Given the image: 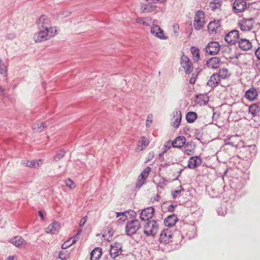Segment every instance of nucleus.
Here are the masks:
<instances>
[{
  "instance_id": "obj_1",
  "label": "nucleus",
  "mask_w": 260,
  "mask_h": 260,
  "mask_svg": "<svg viewBox=\"0 0 260 260\" xmlns=\"http://www.w3.org/2000/svg\"><path fill=\"white\" fill-rule=\"evenodd\" d=\"M40 30L34 36V40L36 43H40L49 40L57 35L56 28L51 29H39Z\"/></svg>"
},
{
  "instance_id": "obj_2",
  "label": "nucleus",
  "mask_w": 260,
  "mask_h": 260,
  "mask_svg": "<svg viewBox=\"0 0 260 260\" xmlns=\"http://www.w3.org/2000/svg\"><path fill=\"white\" fill-rule=\"evenodd\" d=\"M158 230V223L155 220L147 221L144 225L143 233L146 236L154 237Z\"/></svg>"
},
{
  "instance_id": "obj_3",
  "label": "nucleus",
  "mask_w": 260,
  "mask_h": 260,
  "mask_svg": "<svg viewBox=\"0 0 260 260\" xmlns=\"http://www.w3.org/2000/svg\"><path fill=\"white\" fill-rule=\"evenodd\" d=\"M146 3L141 4V9L143 13H151L155 11L157 8V3H162L165 0H145Z\"/></svg>"
},
{
  "instance_id": "obj_4",
  "label": "nucleus",
  "mask_w": 260,
  "mask_h": 260,
  "mask_svg": "<svg viewBox=\"0 0 260 260\" xmlns=\"http://www.w3.org/2000/svg\"><path fill=\"white\" fill-rule=\"evenodd\" d=\"M141 228L139 221L137 219H132L127 221L125 225V234L127 236H132Z\"/></svg>"
},
{
  "instance_id": "obj_5",
  "label": "nucleus",
  "mask_w": 260,
  "mask_h": 260,
  "mask_svg": "<svg viewBox=\"0 0 260 260\" xmlns=\"http://www.w3.org/2000/svg\"><path fill=\"white\" fill-rule=\"evenodd\" d=\"M254 20L253 18H243L238 22V25L240 29L243 31H249L253 27Z\"/></svg>"
},
{
  "instance_id": "obj_6",
  "label": "nucleus",
  "mask_w": 260,
  "mask_h": 260,
  "mask_svg": "<svg viewBox=\"0 0 260 260\" xmlns=\"http://www.w3.org/2000/svg\"><path fill=\"white\" fill-rule=\"evenodd\" d=\"M242 36L238 30L234 29L226 34L224 37V40L230 45H234L237 42V40L240 38Z\"/></svg>"
},
{
  "instance_id": "obj_7",
  "label": "nucleus",
  "mask_w": 260,
  "mask_h": 260,
  "mask_svg": "<svg viewBox=\"0 0 260 260\" xmlns=\"http://www.w3.org/2000/svg\"><path fill=\"white\" fill-rule=\"evenodd\" d=\"M36 23L39 29H45L47 30V29L56 28V27L51 26L50 19L45 15H42L37 21Z\"/></svg>"
},
{
  "instance_id": "obj_8",
  "label": "nucleus",
  "mask_w": 260,
  "mask_h": 260,
  "mask_svg": "<svg viewBox=\"0 0 260 260\" xmlns=\"http://www.w3.org/2000/svg\"><path fill=\"white\" fill-rule=\"evenodd\" d=\"M220 45L218 42H210L205 47V51L210 55H216L219 51Z\"/></svg>"
},
{
  "instance_id": "obj_9",
  "label": "nucleus",
  "mask_w": 260,
  "mask_h": 260,
  "mask_svg": "<svg viewBox=\"0 0 260 260\" xmlns=\"http://www.w3.org/2000/svg\"><path fill=\"white\" fill-rule=\"evenodd\" d=\"M180 63L186 74H190L192 72L193 69L192 63L187 56L183 55L181 56Z\"/></svg>"
},
{
  "instance_id": "obj_10",
  "label": "nucleus",
  "mask_w": 260,
  "mask_h": 260,
  "mask_svg": "<svg viewBox=\"0 0 260 260\" xmlns=\"http://www.w3.org/2000/svg\"><path fill=\"white\" fill-rule=\"evenodd\" d=\"M155 209L152 206L144 209L140 213V218L143 221L150 220L154 216Z\"/></svg>"
},
{
  "instance_id": "obj_11",
  "label": "nucleus",
  "mask_w": 260,
  "mask_h": 260,
  "mask_svg": "<svg viewBox=\"0 0 260 260\" xmlns=\"http://www.w3.org/2000/svg\"><path fill=\"white\" fill-rule=\"evenodd\" d=\"M246 7L247 3L245 0H235L233 4V11L236 14L244 11Z\"/></svg>"
},
{
  "instance_id": "obj_12",
  "label": "nucleus",
  "mask_w": 260,
  "mask_h": 260,
  "mask_svg": "<svg viewBox=\"0 0 260 260\" xmlns=\"http://www.w3.org/2000/svg\"><path fill=\"white\" fill-rule=\"evenodd\" d=\"M122 245L120 243L115 242L110 247L109 250L110 255L111 258H115L122 252Z\"/></svg>"
},
{
  "instance_id": "obj_13",
  "label": "nucleus",
  "mask_w": 260,
  "mask_h": 260,
  "mask_svg": "<svg viewBox=\"0 0 260 260\" xmlns=\"http://www.w3.org/2000/svg\"><path fill=\"white\" fill-rule=\"evenodd\" d=\"M171 232L168 229L163 230L159 237V242L161 243L167 244L173 241V237Z\"/></svg>"
},
{
  "instance_id": "obj_14",
  "label": "nucleus",
  "mask_w": 260,
  "mask_h": 260,
  "mask_svg": "<svg viewBox=\"0 0 260 260\" xmlns=\"http://www.w3.org/2000/svg\"><path fill=\"white\" fill-rule=\"evenodd\" d=\"M220 84V79L217 73H213L207 83V85L210 87L212 89Z\"/></svg>"
},
{
  "instance_id": "obj_15",
  "label": "nucleus",
  "mask_w": 260,
  "mask_h": 260,
  "mask_svg": "<svg viewBox=\"0 0 260 260\" xmlns=\"http://www.w3.org/2000/svg\"><path fill=\"white\" fill-rule=\"evenodd\" d=\"M221 63V60L219 57H213L206 61V66L207 68L212 69H217L219 67Z\"/></svg>"
},
{
  "instance_id": "obj_16",
  "label": "nucleus",
  "mask_w": 260,
  "mask_h": 260,
  "mask_svg": "<svg viewBox=\"0 0 260 260\" xmlns=\"http://www.w3.org/2000/svg\"><path fill=\"white\" fill-rule=\"evenodd\" d=\"M151 33L161 40H166L168 37L164 35V31L157 25H153L151 28Z\"/></svg>"
},
{
  "instance_id": "obj_17",
  "label": "nucleus",
  "mask_w": 260,
  "mask_h": 260,
  "mask_svg": "<svg viewBox=\"0 0 260 260\" xmlns=\"http://www.w3.org/2000/svg\"><path fill=\"white\" fill-rule=\"evenodd\" d=\"M208 29L210 34H216L218 30H220L221 24L219 20H214L208 25Z\"/></svg>"
},
{
  "instance_id": "obj_18",
  "label": "nucleus",
  "mask_w": 260,
  "mask_h": 260,
  "mask_svg": "<svg viewBox=\"0 0 260 260\" xmlns=\"http://www.w3.org/2000/svg\"><path fill=\"white\" fill-rule=\"evenodd\" d=\"M202 164V158L198 156L191 157L188 161L187 167L190 169H194Z\"/></svg>"
},
{
  "instance_id": "obj_19",
  "label": "nucleus",
  "mask_w": 260,
  "mask_h": 260,
  "mask_svg": "<svg viewBox=\"0 0 260 260\" xmlns=\"http://www.w3.org/2000/svg\"><path fill=\"white\" fill-rule=\"evenodd\" d=\"M238 47L242 50L248 51L251 49L252 45L249 40L240 37L238 41Z\"/></svg>"
},
{
  "instance_id": "obj_20",
  "label": "nucleus",
  "mask_w": 260,
  "mask_h": 260,
  "mask_svg": "<svg viewBox=\"0 0 260 260\" xmlns=\"http://www.w3.org/2000/svg\"><path fill=\"white\" fill-rule=\"evenodd\" d=\"M178 221V218L177 216L173 214L167 216L164 219V222L166 226L170 228L174 226Z\"/></svg>"
},
{
  "instance_id": "obj_21",
  "label": "nucleus",
  "mask_w": 260,
  "mask_h": 260,
  "mask_svg": "<svg viewBox=\"0 0 260 260\" xmlns=\"http://www.w3.org/2000/svg\"><path fill=\"white\" fill-rule=\"evenodd\" d=\"M186 142V138L182 136L177 137L171 142V146L174 148H181Z\"/></svg>"
},
{
  "instance_id": "obj_22",
  "label": "nucleus",
  "mask_w": 260,
  "mask_h": 260,
  "mask_svg": "<svg viewBox=\"0 0 260 260\" xmlns=\"http://www.w3.org/2000/svg\"><path fill=\"white\" fill-rule=\"evenodd\" d=\"M184 146V153L187 155H191L193 154L196 145L192 141H188L186 143L185 142V144Z\"/></svg>"
},
{
  "instance_id": "obj_23",
  "label": "nucleus",
  "mask_w": 260,
  "mask_h": 260,
  "mask_svg": "<svg viewBox=\"0 0 260 260\" xmlns=\"http://www.w3.org/2000/svg\"><path fill=\"white\" fill-rule=\"evenodd\" d=\"M59 227V222L54 221L46 229V232L48 234H55L58 232Z\"/></svg>"
},
{
  "instance_id": "obj_24",
  "label": "nucleus",
  "mask_w": 260,
  "mask_h": 260,
  "mask_svg": "<svg viewBox=\"0 0 260 260\" xmlns=\"http://www.w3.org/2000/svg\"><path fill=\"white\" fill-rule=\"evenodd\" d=\"M194 102L200 105H206L209 102V97L204 94H196Z\"/></svg>"
},
{
  "instance_id": "obj_25",
  "label": "nucleus",
  "mask_w": 260,
  "mask_h": 260,
  "mask_svg": "<svg viewBox=\"0 0 260 260\" xmlns=\"http://www.w3.org/2000/svg\"><path fill=\"white\" fill-rule=\"evenodd\" d=\"M102 254V249L100 247L94 248L90 252V260H99Z\"/></svg>"
},
{
  "instance_id": "obj_26",
  "label": "nucleus",
  "mask_w": 260,
  "mask_h": 260,
  "mask_svg": "<svg viewBox=\"0 0 260 260\" xmlns=\"http://www.w3.org/2000/svg\"><path fill=\"white\" fill-rule=\"evenodd\" d=\"M174 117H176L174 121L172 122V126L176 128L179 127L181 121V113L179 110L175 111L173 112Z\"/></svg>"
},
{
  "instance_id": "obj_27",
  "label": "nucleus",
  "mask_w": 260,
  "mask_h": 260,
  "mask_svg": "<svg viewBox=\"0 0 260 260\" xmlns=\"http://www.w3.org/2000/svg\"><path fill=\"white\" fill-rule=\"evenodd\" d=\"M257 96V90L254 87L250 88L245 92V97L251 101L254 100Z\"/></svg>"
},
{
  "instance_id": "obj_28",
  "label": "nucleus",
  "mask_w": 260,
  "mask_h": 260,
  "mask_svg": "<svg viewBox=\"0 0 260 260\" xmlns=\"http://www.w3.org/2000/svg\"><path fill=\"white\" fill-rule=\"evenodd\" d=\"M248 112L253 117L256 116L260 112V105L259 104H253L249 106Z\"/></svg>"
},
{
  "instance_id": "obj_29",
  "label": "nucleus",
  "mask_w": 260,
  "mask_h": 260,
  "mask_svg": "<svg viewBox=\"0 0 260 260\" xmlns=\"http://www.w3.org/2000/svg\"><path fill=\"white\" fill-rule=\"evenodd\" d=\"M197 118V114L194 112H188L186 114V120L188 123H192Z\"/></svg>"
},
{
  "instance_id": "obj_30",
  "label": "nucleus",
  "mask_w": 260,
  "mask_h": 260,
  "mask_svg": "<svg viewBox=\"0 0 260 260\" xmlns=\"http://www.w3.org/2000/svg\"><path fill=\"white\" fill-rule=\"evenodd\" d=\"M16 247H19L25 242L24 240L20 236H16L12 239L10 241Z\"/></svg>"
},
{
  "instance_id": "obj_31",
  "label": "nucleus",
  "mask_w": 260,
  "mask_h": 260,
  "mask_svg": "<svg viewBox=\"0 0 260 260\" xmlns=\"http://www.w3.org/2000/svg\"><path fill=\"white\" fill-rule=\"evenodd\" d=\"M218 76L220 79L221 78L222 79H225L230 76V74L229 73L228 69L222 68L219 70Z\"/></svg>"
},
{
  "instance_id": "obj_32",
  "label": "nucleus",
  "mask_w": 260,
  "mask_h": 260,
  "mask_svg": "<svg viewBox=\"0 0 260 260\" xmlns=\"http://www.w3.org/2000/svg\"><path fill=\"white\" fill-rule=\"evenodd\" d=\"M47 127L46 122H41L37 124H35L33 125L32 128L34 131L40 133L43 132L44 129Z\"/></svg>"
},
{
  "instance_id": "obj_33",
  "label": "nucleus",
  "mask_w": 260,
  "mask_h": 260,
  "mask_svg": "<svg viewBox=\"0 0 260 260\" xmlns=\"http://www.w3.org/2000/svg\"><path fill=\"white\" fill-rule=\"evenodd\" d=\"M191 52L194 60L198 61L200 59V51L198 48L194 46L191 47Z\"/></svg>"
},
{
  "instance_id": "obj_34",
  "label": "nucleus",
  "mask_w": 260,
  "mask_h": 260,
  "mask_svg": "<svg viewBox=\"0 0 260 260\" xmlns=\"http://www.w3.org/2000/svg\"><path fill=\"white\" fill-rule=\"evenodd\" d=\"M205 24V20H198V21H196V20H193V26H194V29L196 30H200L201 29H202L204 25Z\"/></svg>"
},
{
  "instance_id": "obj_35",
  "label": "nucleus",
  "mask_w": 260,
  "mask_h": 260,
  "mask_svg": "<svg viewBox=\"0 0 260 260\" xmlns=\"http://www.w3.org/2000/svg\"><path fill=\"white\" fill-rule=\"evenodd\" d=\"M205 20V13L202 10H198L196 12L194 16V20L196 21L198 20Z\"/></svg>"
},
{
  "instance_id": "obj_36",
  "label": "nucleus",
  "mask_w": 260,
  "mask_h": 260,
  "mask_svg": "<svg viewBox=\"0 0 260 260\" xmlns=\"http://www.w3.org/2000/svg\"><path fill=\"white\" fill-rule=\"evenodd\" d=\"M222 0H213L212 2L210 3L211 6V9L212 10H215L217 9L220 8L221 6Z\"/></svg>"
},
{
  "instance_id": "obj_37",
  "label": "nucleus",
  "mask_w": 260,
  "mask_h": 260,
  "mask_svg": "<svg viewBox=\"0 0 260 260\" xmlns=\"http://www.w3.org/2000/svg\"><path fill=\"white\" fill-rule=\"evenodd\" d=\"M23 164L28 167L37 168L39 166V164L36 161L32 160L31 161H25L23 162Z\"/></svg>"
},
{
  "instance_id": "obj_38",
  "label": "nucleus",
  "mask_w": 260,
  "mask_h": 260,
  "mask_svg": "<svg viewBox=\"0 0 260 260\" xmlns=\"http://www.w3.org/2000/svg\"><path fill=\"white\" fill-rule=\"evenodd\" d=\"M184 191V189L182 186H180V189L172 191L171 195L174 199H175L178 197L181 196L182 192Z\"/></svg>"
},
{
  "instance_id": "obj_39",
  "label": "nucleus",
  "mask_w": 260,
  "mask_h": 260,
  "mask_svg": "<svg viewBox=\"0 0 260 260\" xmlns=\"http://www.w3.org/2000/svg\"><path fill=\"white\" fill-rule=\"evenodd\" d=\"M0 74L4 76H7V69L3 61L0 59Z\"/></svg>"
},
{
  "instance_id": "obj_40",
  "label": "nucleus",
  "mask_w": 260,
  "mask_h": 260,
  "mask_svg": "<svg viewBox=\"0 0 260 260\" xmlns=\"http://www.w3.org/2000/svg\"><path fill=\"white\" fill-rule=\"evenodd\" d=\"M146 180L144 177H143V175H139L137 181L136 183V187L140 188L141 187L144 183V181Z\"/></svg>"
},
{
  "instance_id": "obj_41",
  "label": "nucleus",
  "mask_w": 260,
  "mask_h": 260,
  "mask_svg": "<svg viewBox=\"0 0 260 260\" xmlns=\"http://www.w3.org/2000/svg\"><path fill=\"white\" fill-rule=\"evenodd\" d=\"M66 153V152L63 150H60L54 156V160L55 161H57L62 158Z\"/></svg>"
},
{
  "instance_id": "obj_42",
  "label": "nucleus",
  "mask_w": 260,
  "mask_h": 260,
  "mask_svg": "<svg viewBox=\"0 0 260 260\" xmlns=\"http://www.w3.org/2000/svg\"><path fill=\"white\" fill-rule=\"evenodd\" d=\"M168 181L164 178L162 177L159 179L157 184V188H164L165 186L168 184Z\"/></svg>"
},
{
  "instance_id": "obj_43",
  "label": "nucleus",
  "mask_w": 260,
  "mask_h": 260,
  "mask_svg": "<svg viewBox=\"0 0 260 260\" xmlns=\"http://www.w3.org/2000/svg\"><path fill=\"white\" fill-rule=\"evenodd\" d=\"M141 139L142 148L140 149V150H143V148L146 147L149 145V141L145 137H142Z\"/></svg>"
},
{
  "instance_id": "obj_44",
  "label": "nucleus",
  "mask_w": 260,
  "mask_h": 260,
  "mask_svg": "<svg viewBox=\"0 0 260 260\" xmlns=\"http://www.w3.org/2000/svg\"><path fill=\"white\" fill-rule=\"evenodd\" d=\"M127 212V211L124 212H115L116 214V217H118L120 216H122V217L119 218V220H122V221H125L127 219V216L126 215V213Z\"/></svg>"
},
{
  "instance_id": "obj_45",
  "label": "nucleus",
  "mask_w": 260,
  "mask_h": 260,
  "mask_svg": "<svg viewBox=\"0 0 260 260\" xmlns=\"http://www.w3.org/2000/svg\"><path fill=\"white\" fill-rule=\"evenodd\" d=\"M82 230L81 229L79 230L77 233L74 235L70 239L72 241V243L75 244L79 239V235L81 234Z\"/></svg>"
},
{
  "instance_id": "obj_46",
  "label": "nucleus",
  "mask_w": 260,
  "mask_h": 260,
  "mask_svg": "<svg viewBox=\"0 0 260 260\" xmlns=\"http://www.w3.org/2000/svg\"><path fill=\"white\" fill-rule=\"evenodd\" d=\"M114 234V230L112 228L108 227L107 230L105 231L103 235L104 237L108 236L109 238L112 237Z\"/></svg>"
},
{
  "instance_id": "obj_47",
  "label": "nucleus",
  "mask_w": 260,
  "mask_h": 260,
  "mask_svg": "<svg viewBox=\"0 0 260 260\" xmlns=\"http://www.w3.org/2000/svg\"><path fill=\"white\" fill-rule=\"evenodd\" d=\"M151 168L150 167H146L144 170L141 172L140 175H143V177H144L145 179L148 177L149 174L151 171Z\"/></svg>"
},
{
  "instance_id": "obj_48",
  "label": "nucleus",
  "mask_w": 260,
  "mask_h": 260,
  "mask_svg": "<svg viewBox=\"0 0 260 260\" xmlns=\"http://www.w3.org/2000/svg\"><path fill=\"white\" fill-rule=\"evenodd\" d=\"M74 244L73 243H72V241H71L70 239L67 240L62 245V248L63 249H67L69 248L70 246Z\"/></svg>"
},
{
  "instance_id": "obj_49",
  "label": "nucleus",
  "mask_w": 260,
  "mask_h": 260,
  "mask_svg": "<svg viewBox=\"0 0 260 260\" xmlns=\"http://www.w3.org/2000/svg\"><path fill=\"white\" fill-rule=\"evenodd\" d=\"M217 213L219 215L224 216L226 213L225 209H223L222 207H219L217 209Z\"/></svg>"
},
{
  "instance_id": "obj_50",
  "label": "nucleus",
  "mask_w": 260,
  "mask_h": 260,
  "mask_svg": "<svg viewBox=\"0 0 260 260\" xmlns=\"http://www.w3.org/2000/svg\"><path fill=\"white\" fill-rule=\"evenodd\" d=\"M198 76V74L194 73L192 74L191 77L189 80V83L191 84H194L196 81V78Z\"/></svg>"
},
{
  "instance_id": "obj_51",
  "label": "nucleus",
  "mask_w": 260,
  "mask_h": 260,
  "mask_svg": "<svg viewBox=\"0 0 260 260\" xmlns=\"http://www.w3.org/2000/svg\"><path fill=\"white\" fill-rule=\"evenodd\" d=\"M65 183L66 185L70 188H72L74 184V182L70 178H68L65 180Z\"/></svg>"
},
{
  "instance_id": "obj_52",
  "label": "nucleus",
  "mask_w": 260,
  "mask_h": 260,
  "mask_svg": "<svg viewBox=\"0 0 260 260\" xmlns=\"http://www.w3.org/2000/svg\"><path fill=\"white\" fill-rule=\"evenodd\" d=\"M177 205L171 204L168 206V207L167 208V210L168 211L172 212L174 211L175 209L177 207Z\"/></svg>"
},
{
  "instance_id": "obj_53",
  "label": "nucleus",
  "mask_w": 260,
  "mask_h": 260,
  "mask_svg": "<svg viewBox=\"0 0 260 260\" xmlns=\"http://www.w3.org/2000/svg\"><path fill=\"white\" fill-rule=\"evenodd\" d=\"M170 140L166 142V143L164 145V147H165L164 149V152H166L168 149H169L171 148L170 146Z\"/></svg>"
},
{
  "instance_id": "obj_54",
  "label": "nucleus",
  "mask_w": 260,
  "mask_h": 260,
  "mask_svg": "<svg viewBox=\"0 0 260 260\" xmlns=\"http://www.w3.org/2000/svg\"><path fill=\"white\" fill-rule=\"evenodd\" d=\"M86 220H87V217L86 216H84L83 218H82V219L80 220V223H79V226L80 227L83 226L85 224V223H86Z\"/></svg>"
},
{
  "instance_id": "obj_55",
  "label": "nucleus",
  "mask_w": 260,
  "mask_h": 260,
  "mask_svg": "<svg viewBox=\"0 0 260 260\" xmlns=\"http://www.w3.org/2000/svg\"><path fill=\"white\" fill-rule=\"evenodd\" d=\"M255 55L257 58V59L259 60H260V47H258L255 50Z\"/></svg>"
},
{
  "instance_id": "obj_56",
  "label": "nucleus",
  "mask_w": 260,
  "mask_h": 260,
  "mask_svg": "<svg viewBox=\"0 0 260 260\" xmlns=\"http://www.w3.org/2000/svg\"><path fill=\"white\" fill-rule=\"evenodd\" d=\"M174 28V32L176 36H178V29H179V26L177 24H174L173 25Z\"/></svg>"
},
{
  "instance_id": "obj_57",
  "label": "nucleus",
  "mask_w": 260,
  "mask_h": 260,
  "mask_svg": "<svg viewBox=\"0 0 260 260\" xmlns=\"http://www.w3.org/2000/svg\"><path fill=\"white\" fill-rule=\"evenodd\" d=\"M59 258L61 260H66L67 256L64 255L63 252H60L59 253Z\"/></svg>"
},
{
  "instance_id": "obj_58",
  "label": "nucleus",
  "mask_w": 260,
  "mask_h": 260,
  "mask_svg": "<svg viewBox=\"0 0 260 260\" xmlns=\"http://www.w3.org/2000/svg\"><path fill=\"white\" fill-rule=\"evenodd\" d=\"M144 19H145V18H144L139 17L136 19V21H137V22L142 24V22L144 21Z\"/></svg>"
},
{
  "instance_id": "obj_59",
  "label": "nucleus",
  "mask_w": 260,
  "mask_h": 260,
  "mask_svg": "<svg viewBox=\"0 0 260 260\" xmlns=\"http://www.w3.org/2000/svg\"><path fill=\"white\" fill-rule=\"evenodd\" d=\"M38 214H39V215L41 218L42 220H44L45 218H44V216L43 213L41 211H39Z\"/></svg>"
},
{
  "instance_id": "obj_60",
  "label": "nucleus",
  "mask_w": 260,
  "mask_h": 260,
  "mask_svg": "<svg viewBox=\"0 0 260 260\" xmlns=\"http://www.w3.org/2000/svg\"><path fill=\"white\" fill-rule=\"evenodd\" d=\"M256 69L260 72V62L255 64Z\"/></svg>"
},
{
  "instance_id": "obj_61",
  "label": "nucleus",
  "mask_w": 260,
  "mask_h": 260,
  "mask_svg": "<svg viewBox=\"0 0 260 260\" xmlns=\"http://www.w3.org/2000/svg\"><path fill=\"white\" fill-rule=\"evenodd\" d=\"M15 35L14 34H10V35H8V38L10 39H12L14 38H15Z\"/></svg>"
},
{
  "instance_id": "obj_62",
  "label": "nucleus",
  "mask_w": 260,
  "mask_h": 260,
  "mask_svg": "<svg viewBox=\"0 0 260 260\" xmlns=\"http://www.w3.org/2000/svg\"><path fill=\"white\" fill-rule=\"evenodd\" d=\"M159 198H160L158 194H157L156 196L155 197H154V199L155 201H158L159 200Z\"/></svg>"
},
{
  "instance_id": "obj_63",
  "label": "nucleus",
  "mask_w": 260,
  "mask_h": 260,
  "mask_svg": "<svg viewBox=\"0 0 260 260\" xmlns=\"http://www.w3.org/2000/svg\"><path fill=\"white\" fill-rule=\"evenodd\" d=\"M202 70L200 69L199 68H198L196 69V72L198 75L201 72Z\"/></svg>"
},
{
  "instance_id": "obj_64",
  "label": "nucleus",
  "mask_w": 260,
  "mask_h": 260,
  "mask_svg": "<svg viewBox=\"0 0 260 260\" xmlns=\"http://www.w3.org/2000/svg\"><path fill=\"white\" fill-rule=\"evenodd\" d=\"M148 122L151 123L152 122V120H149L148 119H147V120H146V126H149Z\"/></svg>"
}]
</instances>
